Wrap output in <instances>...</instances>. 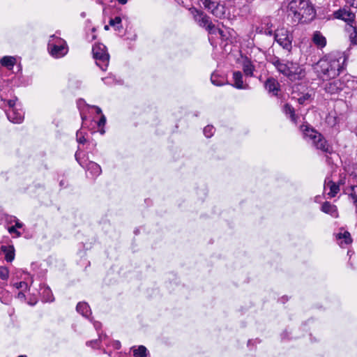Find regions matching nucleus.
I'll return each instance as SVG.
<instances>
[{
  "label": "nucleus",
  "mask_w": 357,
  "mask_h": 357,
  "mask_svg": "<svg viewBox=\"0 0 357 357\" xmlns=\"http://www.w3.org/2000/svg\"><path fill=\"white\" fill-rule=\"evenodd\" d=\"M77 311L80 313L82 316L89 317L91 314L90 307L86 303L80 302L77 305Z\"/></svg>",
  "instance_id": "18"
},
{
  "label": "nucleus",
  "mask_w": 357,
  "mask_h": 357,
  "mask_svg": "<svg viewBox=\"0 0 357 357\" xmlns=\"http://www.w3.org/2000/svg\"><path fill=\"white\" fill-rule=\"evenodd\" d=\"M48 50L50 54L56 58H60L66 55L68 52V47L64 40L61 38H56L54 36L48 43Z\"/></svg>",
  "instance_id": "7"
},
{
  "label": "nucleus",
  "mask_w": 357,
  "mask_h": 357,
  "mask_svg": "<svg viewBox=\"0 0 357 357\" xmlns=\"http://www.w3.org/2000/svg\"><path fill=\"white\" fill-rule=\"evenodd\" d=\"M203 4L205 8L208 9L212 13V11L215 10L220 3L211 0H205Z\"/></svg>",
  "instance_id": "26"
},
{
  "label": "nucleus",
  "mask_w": 357,
  "mask_h": 357,
  "mask_svg": "<svg viewBox=\"0 0 357 357\" xmlns=\"http://www.w3.org/2000/svg\"><path fill=\"white\" fill-rule=\"evenodd\" d=\"M211 82L215 86L222 85V82H218L217 77L215 75H212L211 77Z\"/></svg>",
  "instance_id": "37"
},
{
  "label": "nucleus",
  "mask_w": 357,
  "mask_h": 357,
  "mask_svg": "<svg viewBox=\"0 0 357 357\" xmlns=\"http://www.w3.org/2000/svg\"><path fill=\"white\" fill-rule=\"evenodd\" d=\"M287 8L295 22H308L315 16V10L309 0H291Z\"/></svg>",
  "instance_id": "2"
},
{
  "label": "nucleus",
  "mask_w": 357,
  "mask_h": 357,
  "mask_svg": "<svg viewBox=\"0 0 357 357\" xmlns=\"http://www.w3.org/2000/svg\"><path fill=\"white\" fill-rule=\"evenodd\" d=\"M135 357H147V349L144 346H139L133 350Z\"/></svg>",
  "instance_id": "25"
},
{
  "label": "nucleus",
  "mask_w": 357,
  "mask_h": 357,
  "mask_svg": "<svg viewBox=\"0 0 357 357\" xmlns=\"http://www.w3.org/2000/svg\"><path fill=\"white\" fill-rule=\"evenodd\" d=\"M275 39L276 42L284 49L290 51L292 47V35L284 28L278 29L275 31Z\"/></svg>",
  "instance_id": "8"
},
{
  "label": "nucleus",
  "mask_w": 357,
  "mask_h": 357,
  "mask_svg": "<svg viewBox=\"0 0 357 357\" xmlns=\"http://www.w3.org/2000/svg\"><path fill=\"white\" fill-rule=\"evenodd\" d=\"M178 3H180V1L183 2L182 0H176Z\"/></svg>",
  "instance_id": "49"
},
{
  "label": "nucleus",
  "mask_w": 357,
  "mask_h": 357,
  "mask_svg": "<svg viewBox=\"0 0 357 357\" xmlns=\"http://www.w3.org/2000/svg\"><path fill=\"white\" fill-rule=\"evenodd\" d=\"M283 112L286 115H289V117L293 122H296V116L295 115L294 109L289 104L287 103L284 105Z\"/></svg>",
  "instance_id": "24"
},
{
  "label": "nucleus",
  "mask_w": 357,
  "mask_h": 357,
  "mask_svg": "<svg viewBox=\"0 0 357 357\" xmlns=\"http://www.w3.org/2000/svg\"><path fill=\"white\" fill-rule=\"evenodd\" d=\"M8 105L9 106V109L16 108V107H15V100H9L8 101Z\"/></svg>",
  "instance_id": "40"
},
{
  "label": "nucleus",
  "mask_w": 357,
  "mask_h": 357,
  "mask_svg": "<svg viewBox=\"0 0 357 357\" xmlns=\"http://www.w3.org/2000/svg\"><path fill=\"white\" fill-rule=\"evenodd\" d=\"M234 86L237 89H245V86L243 84V75L240 71H236L233 73Z\"/></svg>",
  "instance_id": "20"
},
{
  "label": "nucleus",
  "mask_w": 357,
  "mask_h": 357,
  "mask_svg": "<svg viewBox=\"0 0 357 357\" xmlns=\"http://www.w3.org/2000/svg\"><path fill=\"white\" fill-rule=\"evenodd\" d=\"M310 95L308 93H305L303 96H302L301 97H300L298 99V101L299 104H304L306 100L310 99Z\"/></svg>",
  "instance_id": "33"
},
{
  "label": "nucleus",
  "mask_w": 357,
  "mask_h": 357,
  "mask_svg": "<svg viewBox=\"0 0 357 357\" xmlns=\"http://www.w3.org/2000/svg\"><path fill=\"white\" fill-rule=\"evenodd\" d=\"M6 115L9 121L14 123H20L24 119V112L17 108L8 109Z\"/></svg>",
  "instance_id": "11"
},
{
  "label": "nucleus",
  "mask_w": 357,
  "mask_h": 357,
  "mask_svg": "<svg viewBox=\"0 0 357 357\" xmlns=\"http://www.w3.org/2000/svg\"><path fill=\"white\" fill-rule=\"evenodd\" d=\"M334 15L337 19H341L350 26L355 23V15L348 8L340 9L334 13Z\"/></svg>",
  "instance_id": "9"
},
{
  "label": "nucleus",
  "mask_w": 357,
  "mask_h": 357,
  "mask_svg": "<svg viewBox=\"0 0 357 357\" xmlns=\"http://www.w3.org/2000/svg\"><path fill=\"white\" fill-rule=\"evenodd\" d=\"M337 240L338 241V244L341 247H344V245H348L351 243L352 238L351 237V234L349 231L341 229L340 232H338L336 235Z\"/></svg>",
  "instance_id": "12"
},
{
  "label": "nucleus",
  "mask_w": 357,
  "mask_h": 357,
  "mask_svg": "<svg viewBox=\"0 0 357 357\" xmlns=\"http://www.w3.org/2000/svg\"><path fill=\"white\" fill-rule=\"evenodd\" d=\"M109 25L115 27L116 30H120L122 28L121 18L120 17H116L114 19H111L109 20Z\"/></svg>",
  "instance_id": "28"
},
{
  "label": "nucleus",
  "mask_w": 357,
  "mask_h": 357,
  "mask_svg": "<svg viewBox=\"0 0 357 357\" xmlns=\"http://www.w3.org/2000/svg\"><path fill=\"white\" fill-rule=\"evenodd\" d=\"M18 357H26V356H19Z\"/></svg>",
  "instance_id": "51"
},
{
  "label": "nucleus",
  "mask_w": 357,
  "mask_h": 357,
  "mask_svg": "<svg viewBox=\"0 0 357 357\" xmlns=\"http://www.w3.org/2000/svg\"><path fill=\"white\" fill-rule=\"evenodd\" d=\"M43 295L45 298V301L52 302L54 300L53 295L49 287H45L43 291Z\"/></svg>",
  "instance_id": "29"
},
{
  "label": "nucleus",
  "mask_w": 357,
  "mask_h": 357,
  "mask_svg": "<svg viewBox=\"0 0 357 357\" xmlns=\"http://www.w3.org/2000/svg\"><path fill=\"white\" fill-rule=\"evenodd\" d=\"M265 88L269 93L277 95L280 90V84L275 79L271 77L266 81Z\"/></svg>",
  "instance_id": "13"
},
{
  "label": "nucleus",
  "mask_w": 357,
  "mask_h": 357,
  "mask_svg": "<svg viewBox=\"0 0 357 357\" xmlns=\"http://www.w3.org/2000/svg\"><path fill=\"white\" fill-rule=\"evenodd\" d=\"M80 134H81V132H79V131L77 132V142L79 143L83 144V143L85 142L86 139H85V138L83 136H79Z\"/></svg>",
  "instance_id": "38"
},
{
  "label": "nucleus",
  "mask_w": 357,
  "mask_h": 357,
  "mask_svg": "<svg viewBox=\"0 0 357 357\" xmlns=\"http://www.w3.org/2000/svg\"><path fill=\"white\" fill-rule=\"evenodd\" d=\"M96 1H97V2H98V3H102L101 0H96Z\"/></svg>",
  "instance_id": "48"
},
{
  "label": "nucleus",
  "mask_w": 357,
  "mask_h": 357,
  "mask_svg": "<svg viewBox=\"0 0 357 357\" xmlns=\"http://www.w3.org/2000/svg\"><path fill=\"white\" fill-rule=\"evenodd\" d=\"M9 276V271L6 268H0V278L2 280H7Z\"/></svg>",
  "instance_id": "32"
},
{
  "label": "nucleus",
  "mask_w": 357,
  "mask_h": 357,
  "mask_svg": "<svg viewBox=\"0 0 357 357\" xmlns=\"http://www.w3.org/2000/svg\"><path fill=\"white\" fill-rule=\"evenodd\" d=\"M350 197L353 199V203H357V185H351L350 187Z\"/></svg>",
  "instance_id": "31"
},
{
  "label": "nucleus",
  "mask_w": 357,
  "mask_h": 357,
  "mask_svg": "<svg viewBox=\"0 0 357 357\" xmlns=\"http://www.w3.org/2000/svg\"><path fill=\"white\" fill-rule=\"evenodd\" d=\"M348 31H352L349 36L351 43H354V44H357V31H356V26L354 25L351 24L348 28Z\"/></svg>",
  "instance_id": "27"
},
{
  "label": "nucleus",
  "mask_w": 357,
  "mask_h": 357,
  "mask_svg": "<svg viewBox=\"0 0 357 357\" xmlns=\"http://www.w3.org/2000/svg\"><path fill=\"white\" fill-rule=\"evenodd\" d=\"M266 33L268 34V35H272V31L271 30H268V31H266Z\"/></svg>",
  "instance_id": "45"
},
{
  "label": "nucleus",
  "mask_w": 357,
  "mask_h": 357,
  "mask_svg": "<svg viewBox=\"0 0 357 357\" xmlns=\"http://www.w3.org/2000/svg\"><path fill=\"white\" fill-rule=\"evenodd\" d=\"M106 122V118L104 115H102L99 121H98V126H102L105 124Z\"/></svg>",
  "instance_id": "39"
},
{
  "label": "nucleus",
  "mask_w": 357,
  "mask_h": 357,
  "mask_svg": "<svg viewBox=\"0 0 357 357\" xmlns=\"http://www.w3.org/2000/svg\"><path fill=\"white\" fill-rule=\"evenodd\" d=\"M109 26H110V25H109H109H105V27H104V29H105L106 31L109 30Z\"/></svg>",
  "instance_id": "46"
},
{
  "label": "nucleus",
  "mask_w": 357,
  "mask_h": 357,
  "mask_svg": "<svg viewBox=\"0 0 357 357\" xmlns=\"http://www.w3.org/2000/svg\"><path fill=\"white\" fill-rule=\"evenodd\" d=\"M354 8H357V3H354Z\"/></svg>",
  "instance_id": "47"
},
{
  "label": "nucleus",
  "mask_w": 357,
  "mask_h": 357,
  "mask_svg": "<svg viewBox=\"0 0 357 357\" xmlns=\"http://www.w3.org/2000/svg\"><path fill=\"white\" fill-rule=\"evenodd\" d=\"M100 132H101V134H103L105 132V131L104 130H101Z\"/></svg>",
  "instance_id": "50"
},
{
  "label": "nucleus",
  "mask_w": 357,
  "mask_h": 357,
  "mask_svg": "<svg viewBox=\"0 0 357 357\" xmlns=\"http://www.w3.org/2000/svg\"><path fill=\"white\" fill-rule=\"evenodd\" d=\"M93 107L96 109L97 114H101L102 113V110H101V109L100 107H96V106H93Z\"/></svg>",
  "instance_id": "42"
},
{
  "label": "nucleus",
  "mask_w": 357,
  "mask_h": 357,
  "mask_svg": "<svg viewBox=\"0 0 357 357\" xmlns=\"http://www.w3.org/2000/svg\"><path fill=\"white\" fill-rule=\"evenodd\" d=\"M212 14L218 18L226 17V8L222 4H219L215 10L212 11Z\"/></svg>",
  "instance_id": "23"
},
{
  "label": "nucleus",
  "mask_w": 357,
  "mask_h": 357,
  "mask_svg": "<svg viewBox=\"0 0 357 357\" xmlns=\"http://www.w3.org/2000/svg\"><path fill=\"white\" fill-rule=\"evenodd\" d=\"M321 211L334 217H336L337 215L336 206L328 202H326L322 204Z\"/></svg>",
  "instance_id": "17"
},
{
  "label": "nucleus",
  "mask_w": 357,
  "mask_h": 357,
  "mask_svg": "<svg viewBox=\"0 0 357 357\" xmlns=\"http://www.w3.org/2000/svg\"><path fill=\"white\" fill-rule=\"evenodd\" d=\"M313 43L319 47H324L326 45V38L319 32L315 31L312 37Z\"/></svg>",
  "instance_id": "16"
},
{
  "label": "nucleus",
  "mask_w": 357,
  "mask_h": 357,
  "mask_svg": "<svg viewBox=\"0 0 357 357\" xmlns=\"http://www.w3.org/2000/svg\"><path fill=\"white\" fill-rule=\"evenodd\" d=\"M94 326L96 328V330H98L100 328L101 324L99 322H96V323H94Z\"/></svg>",
  "instance_id": "41"
},
{
  "label": "nucleus",
  "mask_w": 357,
  "mask_h": 357,
  "mask_svg": "<svg viewBox=\"0 0 357 357\" xmlns=\"http://www.w3.org/2000/svg\"><path fill=\"white\" fill-rule=\"evenodd\" d=\"M243 70L245 75L250 77L253 75L254 66L251 61L247 58L243 61Z\"/></svg>",
  "instance_id": "19"
},
{
  "label": "nucleus",
  "mask_w": 357,
  "mask_h": 357,
  "mask_svg": "<svg viewBox=\"0 0 357 357\" xmlns=\"http://www.w3.org/2000/svg\"><path fill=\"white\" fill-rule=\"evenodd\" d=\"M92 52L96 64L105 70L108 66L109 55L107 52L105 45L102 43H96L93 46Z\"/></svg>",
  "instance_id": "6"
},
{
  "label": "nucleus",
  "mask_w": 357,
  "mask_h": 357,
  "mask_svg": "<svg viewBox=\"0 0 357 357\" xmlns=\"http://www.w3.org/2000/svg\"><path fill=\"white\" fill-rule=\"evenodd\" d=\"M270 62L279 73L292 81L301 79L305 75L304 69L296 63L282 60L277 56L271 59Z\"/></svg>",
  "instance_id": "3"
},
{
  "label": "nucleus",
  "mask_w": 357,
  "mask_h": 357,
  "mask_svg": "<svg viewBox=\"0 0 357 357\" xmlns=\"http://www.w3.org/2000/svg\"><path fill=\"white\" fill-rule=\"evenodd\" d=\"M8 232H9L10 234H15L16 235V236H17V237L20 236V235H21L20 232V231H18L17 230V229L15 228V227H14V226L10 227L8 229Z\"/></svg>",
  "instance_id": "34"
},
{
  "label": "nucleus",
  "mask_w": 357,
  "mask_h": 357,
  "mask_svg": "<svg viewBox=\"0 0 357 357\" xmlns=\"http://www.w3.org/2000/svg\"><path fill=\"white\" fill-rule=\"evenodd\" d=\"M191 13L193 15L194 20L197 24L206 29L209 34H215L218 33L221 36H223V31L217 28L211 22L210 17L204 12L197 9H192Z\"/></svg>",
  "instance_id": "5"
},
{
  "label": "nucleus",
  "mask_w": 357,
  "mask_h": 357,
  "mask_svg": "<svg viewBox=\"0 0 357 357\" xmlns=\"http://www.w3.org/2000/svg\"><path fill=\"white\" fill-rule=\"evenodd\" d=\"M10 222H15V225L14 227H15V228H21L22 227L23 225L22 223L20 222L19 220L15 218V217H10Z\"/></svg>",
  "instance_id": "36"
},
{
  "label": "nucleus",
  "mask_w": 357,
  "mask_h": 357,
  "mask_svg": "<svg viewBox=\"0 0 357 357\" xmlns=\"http://www.w3.org/2000/svg\"><path fill=\"white\" fill-rule=\"evenodd\" d=\"M345 86L344 82L340 79H335L325 84V91L331 94H337L341 91Z\"/></svg>",
  "instance_id": "10"
},
{
  "label": "nucleus",
  "mask_w": 357,
  "mask_h": 357,
  "mask_svg": "<svg viewBox=\"0 0 357 357\" xmlns=\"http://www.w3.org/2000/svg\"><path fill=\"white\" fill-rule=\"evenodd\" d=\"M350 4L352 7H354V3H357V0H349Z\"/></svg>",
  "instance_id": "44"
},
{
  "label": "nucleus",
  "mask_w": 357,
  "mask_h": 357,
  "mask_svg": "<svg viewBox=\"0 0 357 357\" xmlns=\"http://www.w3.org/2000/svg\"><path fill=\"white\" fill-rule=\"evenodd\" d=\"M346 57L341 53H331L321 59L315 70L323 79H334L344 68Z\"/></svg>",
  "instance_id": "1"
},
{
  "label": "nucleus",
  "mask_w": 357,
  "mask_h": 357,
  "mask_svg": "<svg viewBox=\"0 0 357 357\" xmlns=\"http://www.w3.org/2000/svg\"><path fill=\"white\" fill-rule=\"evenodd\" d=\"M215 132V128L213 126H207L204 128V134L206 137H211Z\"/></svg>",
  "instance_id": "30"
},
{
  "label": "nucleus",
  "mask_w": 357,
  "mask_h": 357,
  "mask_svg": "<svg viewBox=\"0 0 357 357\" xmlns=\"http://www.w3.org/2000/svg\"><path fill=\"white\" fill-rule=\"evenodd\" d=\"M1 252L5 255V259L7 261H12L15 258V250L13 246L2 245Z\"/></svg>",
  "instance_id": "15"
},
{
  "label": "nucleus",
  "mask_w": 357,
  "mask_h": 357,
  "mask_svg": "<svg viewBox=\"0 0 357 357\" xmlns=\"http://www.w3.org/2000/svg\"><path fill=\"white\" fill-rule=\"evenodd\" d=\"M14 287L17 289H20V288H24V289H27L28 287V285L26 282H16L14 284Z\"/></svg>",
  "instance_id": "35"
},
{
  "label": "nucleus",
  "mask_w": 357,
  "mask_h": 357,
  "mask_svg": "<svg viewBox=\"0 0 357 357\" xmlns=\"http://www.w3.org/2000/svg\"><path fill=\"white\" fill-rule=\"evenodd\" d=\"M120 4L124 5L127 3L128 0H117Z\"/></svg>",
  "instance_id": "43"
},
{
  "label": "nucleus",
  "mask_w": 357,
  "mask_h": 357,
  "mask_svg": "<svg viewBox=\"0 0 357 357\" xmlns=\"http://www.w3.org/2000/svg\"><path fill=\"white\" fill-rule=\"evenodd\" d=\"M0 63L3 66L11 69L15 63V59L13 56H6L1 59Z\"/></svg>",
  "instance_id": "22"
},
{
  "label": "nucleus",
  "mask_w": 357,
  "mask_h": 357,
  "mask_svg": "<svg viewBox=\"0 0 357 357\" xmlns=\"http://www.w3.org/2000/svg\"><path fill=\"white\" fill-rule=\"evenodd\" d=\"M87 172L93 176H97L101 173V168L96 162H90L87 166Z\"/></svg>",
  "instance_id": "21"
},
{
  "label": "nucleus",
  "mask_w": 357,
  "mask_h": 357,
  "mask_svg": "<svg viewBox=\"0 0 357 357\" xmlns=\"http://www.w3.org/2000/svg\"><path fill=\"white\" fill-rule=\"evenodd\" d=\"M302 130L304 137L310 141L311 143L317 149L324 152L330 151V146L323 137V136L313 128L307 126H302Z\"/></svg>",
  "instance_id": "4"
},
{
  "label": "nucleus",
  "mask_w": 357,
  "mask_h": 357,
  "mask_svg": "<svg viewBox=\"0 0 357 357\" xmlns=\"http://www.w3.org/2000/svg\"><path fill=\"white\" fill-rule=\"evenodd\" d=\"M324 189L326 191L329 190L328 192V195L331 197H334L340 191V186L338 184H336L335 182L331 180L325 181Z\"/></svg>",
  "instance_id": "14"
}]
</instances>
